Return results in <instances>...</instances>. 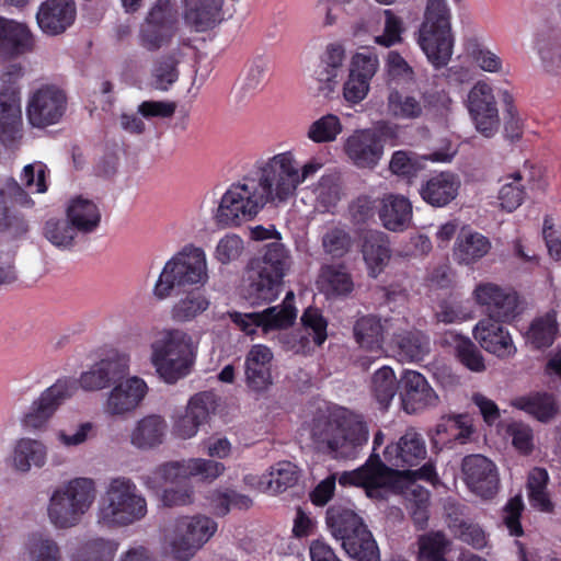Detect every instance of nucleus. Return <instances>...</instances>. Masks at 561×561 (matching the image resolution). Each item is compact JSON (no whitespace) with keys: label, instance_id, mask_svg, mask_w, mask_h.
<instances>
[{"label":"nucleus","instance_id":"60","mask_svg":"<svg viewBox=\"0 0 561 561\" xmlns=\"http://www.w3.org/2000/svg\"><path fill=\"white\" fill-rule=\"evenodd\" d=\"M342 133L340 118L334 114H327L314 121L308 129V138L313 142H331Z\"/></svg>","mask_w":561,"mask_h":561},{"label":"nucleus","instance_id":"45","mask_svg":"<svg viewBox=\"0 0 561 561\" xmlns=\"http://www.w3.org/2000/svg\"><path fill=\"white\" fill-rule=\"evenodd\" d=\"M473 425L467 414H457L444 419L436 427L438 440L447 446L466 444L473 434Z\"/></svg>","mask_w":561,"mask_h":561},{"label":"nucleus","instance_id":"11","mask_svg":"<svg viewBox=\"0 0 561 561\" xmlns=\"http://www.w3.org/2000/svg\"><path fill=\"white\" fill-rule=\"evenodd\" d=\"M264 167L275 185V197L279 202H285L295 194L298 185L317 173L322 164L311 160L299 171L294 154L286 151L270 158Z\"/></svg>","mask_w":561,"mask_h":561},{"label":"nucleus","instance_id":"49","mask_svg":"<svg viewBox=\"0 0 561 561\" xmlns=\"http://www.w3.org/2000/svg\"><path fill=\"white\" fill-rule=\"evenodd\" d=\"M342 542L344 551L355 561H380V552L376 540L368 528L355 536L346 537Z\"/></svg>","mask_w":561,"mask_h":561},{"label":"nucleus","instance_id":"46","mask_svg":"<svg viewBox=\"0 0 561 561\" xmlns=\"http://www.w3.org/2000/svg\"><path fill=\"white\" fill-rule=\"evenodd\" d=\"M319 285L329 297H345L354 289L353 278L344 266H323L319 275Z\"/></svg>","mask_w":561,"mask_h":561},{"label":"nucleus","instance_id":"63","mask_svg":"<svg viewBox=\"0 0 561 561\" xmlns=\"http://www.w3.org/2000/svg\"><path fill=\"white\" fill-rule=\"evenodd\" d=\"M455 351L459 362L469 370L474 373H481L485 370L484 358L470 339H458Z\"/></svg>","mask_w":561,"mask_h":561},{"label":"nucleus","instance_id":"43","mask_svg":"<svg viewBox=\"0 0 561 561\" xmlns=\"http://www.w3.org/2000/svg\"><path fill=\"white\" fill-rule=\"evenodd\" d=\"M353 245L354 240L346 225L337 222L324 227L321 248L327 256L332 260L343 259L351 252Z\"/></svg>","mask_w":561,"mask_h":561},{"label":"nucleus","instance_id":"9","mask_svg":"<svg viewBox=\"0 0 561 561\" xmlns=\"http://www.w3.org/2000/svg\"><path fill=\"white\" fill-rule=\"evenodd\" d=\"M176 0H157L139 27V44L148 51L168 46L179 32Z\"/></svg>","mask_w":561,"mask_h":561},{"label":"nucleus","instance_id":"13","mask_svg":"<svg viewBox=\"0 0 561 561\" xmlns=\"http://www.w3.org/2000/svg\"><path fill=\"white\" fill-rule=\"evenodd\" d=\"M294 300V293L288 291L282 305L268 307L260 312H234L231 320L250 336L254 335L257 329H261L264 335L272 331L285 330L291 327L297 318Z\"/></svg>","mask_w":561,"mask_h":561},{"label":"nucleus","instance_id":"59","mask_svg":"<svg viewBox=\"0 0 561 561\" xmlns=\"http://www.w3.org/2000/svg\"><path fill=\"white\" fill-rule=\"evenodd\" d=\"M408 510L416 529L423 530L427 527L430 517V492L423 486L415 485L410 490Z\"/></svg>","mask_w":561,"mask_h":561},{"label":"nucleus","instance_id":"44","mask_svg":"<svg viewBox=\"0 0 561 561\" xmlns=\"http://www.w3.org/2000/svg\"><path fill=\"white\" fill-rule=\"evenodd\" d=\"M185 22L197 32L211 28L221 8L220 0H184Z\"/></svg>","mask_w":561,"mask_h":561},{"label":"nucleus","instance_id":"58","mask_svg":"<svg viewBox=\"0 0 561 561\" xmlns=\"http://www.w3.org/2000/svg\"><path fill=\"white\" fill-rule=\"evenodd\" d=\"M314 193L317 203L323 211H331L341 199L340 178L334 173L322 175Z\"/></svg>","mask_w":561,"mask_h":561},{"label":"nucleus","instance_id":"1","mask_svg":"<svg viewBox=\"0 0 561 561\" xmlns=\"http://www.w3.org/2000/svg\"><path fill=\"white\" fill-rule=\"evenodd\" d=\"M274 199L275 185L265 167L259 169L255 178H244L232 184L222 195L215 219L220 227H238L250 221Z\"/></svg>","mask_w":561,"mask_h":561},{"label":"nucleus","instance_id":"36","mask_svg":"<svg viewBox=\"0 0 561 561\" xmlns=\"http://www.w3.org/2000/svg\"><path fill=\"white\" fill-rule=\"evenodd\" d=\"M66 216L77 231L83 234L95 231L102 217L99 206L82 196L70 199L66 208Z\"/></svg>","mask_w":561,"mask_h":561},{"label":"nucleus","instance_id":"53","mask_svg":"<svg viewBox=\"0 0 561 561\" xmlns=\"http://www.w3.org/2000/svg\"><path fill=\"white\" fill-rule=\"evenodd\" d=\"M400 381L389 366H382L373 376L371 391L382 409H387L396 396Z\"/></svg>","mask_w":561,"mask_h":561},{"label":"nucleus","instance_id":"22","mask_svg":"<svg viewBox=\"0 0 561 561\" xmlns=\"http://www.w3.org/2000/svg\"><path fill=\"white\" fill-rule=\"evenodd\" d=\"M427 456L425 439L414 428H409L397 442L390 443L383 450L388 465L394 468L419 466Z\"/></svg>","mask_w":561,"mask_h":561},{"label":"nucleus","instance_id":"10","mask_svg":"<svg viewBox=\"0 0 561 561\" xmlns=\"http://www.w3.org/2000/svg\"><path fill=\"white\" fill-rule=\"evenodd\" d=\"M317 443L340 458H355L358 450L368 442V428L362 421L344 419L327 421L321 431L314 430Z\"/></svg>","mask_w":561,"mask_h":561},{"label":"nucleus","instance_id":"8","mask_svg":"<svg viewBox=\"0 0 561 561\" xmlns=\"http://www.w3.org/2000/svg\"><path fill=\"white\" fill-rule=\"evenodd\" d=\"M24 69L20 64L3 68L0 80V141L9 146L20 137L22 116L20 107V80Z\"/></svg>","mask_w":561,"mask_h":561},{"label":"nucleus","instance_id":"29","mask_svg":"<svg viewBox=\"0 0 561 561\" xmlns=\"http://www.w3.org/2000/svg\"><path fill=\"white\" fill-rule=\"evenodd\" d=\"M300 320L305 333L298 331L280 336V341L286 350H293L295 352L304 350L309 343L308 335H312L316 345H322L328 337V321L321 310L314 307H308L304 311Z\"/></svg>","mask_w":561,"mask_h":561},{"label":"nucleus","instance_id":"2","mask_svg":"<svg viewBox=\"0 0 561 561\" xmlns=\"http://www.w3.org/2000/svg\"><path fill=\"white\" fill-rule=\"evenodd\" d=\"M286 248L278 242L266 244L260 255L247 266L244 297L251 305L270 304L280 294L283 280L290 266Z\"/></svg>","mask_w":561,"mask_h":561},{"label":"nucleus","instance_id":"6","mask_svg":"<svg viewBox=\"0 0 561 561\" xmlns=\"http://www.w3.org/2000/svg\"><path fill=\"white\" fill-rule=\"evenodd\" d=\"M195 355L192 336L180 329L164 330L161 337L151 344V363L168 383H174L191 373Z\"/></svg>","mask_w":561,"mask_h":561},{"label":"nucleus","instance_id":"15","mask_svg":"<svg viewBox=\"0 0 561 561\" xmlns=\"http://www.w3.org/2000/svg\"><path fill=\"white\" fill-rule=\"evenodd\" d=\"M462 480L470 492L491 500L500 490L496 465L481 454L467 455L461 460Z\"/></svg>","mask_w":561,"mask_h":561},{"label":"nucleus","instance_id":"7","mask_svg":"<svg viewBox=\"0 0 561 561\" xmlns=\"http://www.w3.org/2000/svg\"><path fill=\"white\" fill-rule=\"evenodd\" d=\"M95 483L90 478H75L54 491L48 517L58 528L76 526L95 499Z\"/></svg>","mask_w":561,"mask_h":561},{"label":"nucleus","instance_id":"64","mask_svg":"<svg viewBox=\"0 0 561 561\" xmlns=\"http://www.w3.org/2000/svg\"><path fill=\"white\" fill-rule=\"evenodd\" d=\"M116 551L115 545L103 538L89 540L75 561H112Z\"/></svg>","mask_w":561,"mask_h":561},{"label":"nucleus","instance_id":"38","mask_svg":"<svg viewBox=\"0 0 561 561\" xmlns=\"http://www.w3.org/2000/svg\"><path fill=\"white\" fill-rule=\"evenodd\" d=\"M512 407L531 415L542 423L549 422L558 413V404L553 394L546 391H535L516 397L512 401Z\"/></svg>","mask_w":561,"mask_h":561},{"label":"nucleus","instance_id":"5","mask_svg":"<svg viewBox=\"0 0 561 561\" xmlns=\"http://www.w3.org/2000/svg\"><path fill=\"white\" fill-rule=\"evenodd\" d=\"M147 501L131 479H111L98 508V522L107 527H123L141 520Z\"/></svg>","mask_w":561,"mask_h":561},{"label":"nucleus","instance_id":"50","mask_svg":"<svg viewBox=\"0 0 561 561\" xmlns=\"http://www.w3.org/2000/svg\"><path fill=\"white\" fill-rule=\"evenodd\" d=\"M393 343L398 347L399 355L410 362L422 360L430 351L428 337L420 331L394 334Z\"/></svg>","mask_w":561,"mask_h":561},{"label":"nucleus","instance_id":"56","mask_svg":"<svg viewBox=\"0 0 561 561\" xmlns=\"http://www.w3.org/2000/svg\"><path fill=\"white\" fill-rule=\"evenodd\" d=\"M208 499L213 512L217 516L227 515L231 508L249 510L253 504L250 496L233 490L214 491Z\"/></svg>","mask_w":561,"mask_h":561},{"label":"nucleus","instance_id":"47","mask_svg":"<svg viewBox=\"0 0 561 561\" xmlns=\"http://www.w3.org/2000/svg\"><path fill=\"white\" fill-rule=\"evenodd\" d=\"M558 331L557 312L550 310L531 321L527 340L536 350L547 348L553 344Z\"/></svg>","mask_w":561,"mask_h":561},{"label":"nucleus","instance_id":"25","mask_svg":"<svg viewBox=\"0 0 561 561\" xmlns=\"http://www.w3.org/2000/svg\"><path fill=\"white\" fill-rule=\"evenodd\" d=\"M344 150L358 168H375L383 152L380 137L371 129L356 130L344 145Z\"/></svg>","mask_w":561,"mask_h":561},{"label":"nucleus","instance_id":"27","mask_svg":"<svg viewBox=\"0 0 561 561\" xmlns=\"http://www.w3.org/2000/svg\"><path fill=\"white\" fill-rule=\"evenodd\" d=\"M389 321L381 320L374 314L358 318L353 327L356 343L364 350L377 354L379 357L383 351L385 334L388 331ZM376 358V356H375ZM374 357H362L360 366L368 368Z\"/></svg>","mask_w":561,"mask_h":561},{"label":"nucleus","instance_id":"26","mask_svg":"<svg viewBox=\"0 0 561 561\" xmlns=\"http://www.w3.org/2000/svg\"><path fill=\"white\" fill-rule=\"evenodd\" d=\"M128 374V363L122 356L101 359L88 371L81 374L79 383L82 389L98 391L123 380Z\"/></svg>","mask_w":561,"mask_h":561},{"label":"nucleus","instance_id":"41","mask_svg":"<svg viewBox=\"0 0 561 561\" xmlns=\"http://www.w3.org/2000/svg\"><path fill=\"white\" fill-rule=\"evenodd\" d=\"M491 249L490 240L479 232L461 231L454 247V259L459 264H472Z\"/></svg>","mask_w":561,"mask_h":561},{"label":"nucleus","instance_id":"48","mask_svg":"<svg viewBox=\"0 0 561 561\" xmlns=\"http://www.w3.org/2000/svg\"><path fill=\"white\" fill-rule=\"evenodd\" d=\"M549 474L546 469L535 467L527 478V494L530 505L540 512L551 513L554 508L547 491Z\"/></svg>","mask_w":561,"mask_h":561},{"label":"nucleus","instance_id":"31","mask_svg":"<svg viewBox=\"0 0 561 561\" xmlns=\"http://www.w3.org/2000/svg\"><path fill=\"white\" fill-rule=\"evenodd\" d=\"M461 182L459 176L450 171H442L431 175L420 187L422 199L433 207H445L458 195Z\"/></svg>","mask_w":561,"mask_h":561},{"label":"nucleus","instance_id":"57","mask_svg":"<svg viewBox=\"0 0 561 561\" xmlns=\"http://www.w3.org/2000/svg\"><path fill=\"white\" fill-rule=\"evenodd\" d=\"M449 541L442 531H432L419 538V561H447Z\"/></svg>","mask_w":561,"mask_h":561},{"label":"nucleus","instance_id":"23","mask_svg":"<svg viewBox=\"0 0 561 561\" xmlns=\"http://www.w3.org/2000/svg\"><path fill=\"white\" fill-rule=\"evenodd\" d=\"M215 405L216 396L210 391L193 396L187 403L185 413L175 420L173 434L182 439L195 436L198 427L208 420L210 412L215 410Z\"/></svg>","mask_w":561,"mask_h":561},{"label":"nucleus","instance_id":"21","mask_svg":"<svg viewBox=\"0 0 561 561\" xmlns=\"http://www.w3.org/2000/svg\"><path fill=\"white\" fill-rule=\"evenodd\" d=\"M400 398L403 410L417 413L430 407H435L438 396L426 378L416 370L405 369L400 378Z\"/></svg>","mask_w":561,"mask_h":561},{"label":"nucleus","instance_id":"30","mask_svg":"<svg viewBox=\"0 0 561 561\" xmlns=\"http://www.w3.org/2000/svg\"><path fill=\"white\" fill-rule=\"evenodd\" d=\"M76 19V4L72 0H46L36 14L37 24L48 35L64 33Z\"/></svg>","mask_w":561,"mask_h":561},{"label":"nucleus","instance_id":"51","mask_svg":"<svg viewBox=\"0 0 561 561\" xmlns=\"http://www.w3.org/2000/svg\"><path fill=\"white\" fill-rule=\"evenodd\" d=\"M297 467L290 461H279L271 467L267 474L262 476L260 484L272 493H282L298 481Z\"/></svg>","mask_w":561,"mask_h":561},{"label":"nucleus","instance_id":"61","mask_svg":"<svg viewBox=\"0 0 561 561\" xmlns=\"http://www.w3.org/2000/svg\"><path fill=\"white\" fill-rule=\"evenodd\" d=\"M383 32L375 37V43L386 48L401 44L403 41L402 35L405 32L402 18L397 15L391 9L383 10Z\"/></svg>","mask_w":561,"mask_h":561},{"label":"nucleus","instance_id":"42","mask_svg":"<svg viewBox=\"0 0 561 561\" xmlns=\"http://www.w3.org/2000/svg\"><path fill=\"white\" fill-rule=\"evenodd\" d=\"M167 423L160 415H148L138 421L131 433V444L140 449H150L162 444Z\"/></svg>","mask_w":561,"mask_h":561},{"label":"nucleus","instance_id":"3","mask_svg":"<svg viewBox=\"0 0 561 561\" xmlns=\"http://www.w3.org/2000/svg\"><path fill=\"white\" fill-rule=\"evenodd\" d=\"M417 44L435 69L448 65L454 53L451 11L446 0H427L417 31Z\"/></svg>","mask_w":561,"mask_h":561},{"label":"nucleus","instance_id":"12","mask_svg":"<svg viewBox=\"0 0 561 561\" xmlns=\"http://www.w3.org/2000/svg\"><path fill=\"white\" fill-rule=\"evenodd\" d=\"M383 440L385 434L378 431L374 436L373 453L366 462L353 471L343 472L339 478L341 485L362 486L370 496L373 491L391 485L396 481L398 470L386 465L377 453Z\"/></svg>","mask_w":561,"mask_h":561},{"label":"nucleus","instance_id":"40","mask_svg":"<svg viewBox=\"0 0 561 561\" xmlns=\"http://www.w3.org/2000/svg\"><path fill=\"white\" fill-rule=\"evenodd\" d=\"M379 217L388 230L402 231L411 222L412 205L407 197L390 194L383 199Z\"/></svg>","mask_w":561,"mask_h":561},{"label":"nucleus","instance_id":"18","mask_svg":"<svg viewBox=\"0 0 561 561\" xmlns=\"http://www.w3.org/2000/svg\"><path fill=\"white\" fill-rule=\"evenodd\" d=\"M77 389V381L72 379H58L53 386L42 392L30 411L24 415L23 424L26 428L41 430L46 426L65 399L71 397Z\"/></svg>","mask_w":561,"mask_h":561},{"label":"nucleus","instance_id":"62","mask_svg":"<svg viewBox=\"0 0 561 561\" xmlns=\"http://www.w3.org/2000/svg\"><path fill=\"white\" fill-rule=\"evenodd\" d=\"M28 552L32 561H60V551L57 543L43 534L31 535Z\"/></svg>","mask_w":561,"mask_h":561},{"label":"nucleus","instance_id":"55","mask_svg":"<svg viewBox=\"0 0 561 561\" xmlns=\"http://www.w3.org/2000/svg\"><path fill=\"white\" fill-rule=\"evenodd\" d=\"M505 181L499 191L497 198L502 209L512 213L523 204L526 196L525 186L522 183L520 172L508 174Z\"/></svg>","mask_w":561,"mask_h":561},{"label":"nucleus","instance_id":"35","mask_svg":"<svg viewBox=\"0 0 561 561\" xmlns=\"http://www.w3.org/2000/svg\"><path fill=\"white\" fill-rule=\"evenodd\" d=\"M46 461L47 447L41 440L23 437L15 442L11 466L18 472L27 473L32 467L43 468Z\"/></svg>","mask_w":561,"mask_h":561},{"label":"nucleus","instance_id":"19","mask_svg":"<svg viewBox=\"0 0 561 561\" xmlns=\"http://www.w3.org/2000/svg\"><path fill=\"white\" fill-rule=\"evenodd\" d=\"M66 94L54 85L37 89L27 104V118L32 126L43 128L60 121L66 111Z\"/></svg>","mask_w":561,"mask_h":561},{"label":"nucleus","instance_id":"34","mask_svg":"<svg viewBox=\"0 0 561 561\" xmlns=\"http://www.w3.org/2000/svg\"><path fill=\"white\" fill-rule=\"evenodd\" d=\"M34 38L22 23L0 16V55L18 57L33 49Z\"/></svg>","mask_w":561,"mask_h":561},{"label":"nucleus","instance_id":"16","mask_svg":"<svg viewBox=\"0 0 561 561\" xmlns=\"http://www.w3.org/2000/svg\"><path fill=\"white\" fill-rule=\"evenodd\" d=\"M225 470L221 462L193 458L187 461H169L160 465L152 472L153 481L164 483L186 484L190 477H201L205 480H214L219 477Z\"/></svg>","mask_w":561,"mask_h":561},{"label":"nucleus","instance_id":"33","mask_svg":"<svg viewBox=\"0 0 561 561\" xmlns=\"http://www.w3.org/2000/svg\"><path fill=\"white\" fill-rule=\"evenodd\" d=\"M362 253L368 267V274L377 277L388 264L391 250L388 236L379 230L366 229L359 233Z\"/></svg>","mask_w":561,"mask_h":561},{"label":"nucleus","instance_id":"14","mask_svg":"<svg viewBox=\"0 0 561 561\" xmlns=\"http://www.w3.org/2000/svg\"><path fill=\"white\" fill-rule=\"evenodd\" d=\"M217 530V524L207 516H183L176 520L172 541L174 558L187 561Z\"/></svg>","mask_w":561,"mask_h":561},{"label":"nucleus","instance_id":"54","mask_svg":"<svg viewBox=\"0 0 561 561\" xmlns=\"http://www.w3.org/2000/svg\"><path fill=\"white\" fill-rule=\"evenodd\" d=\"M387 100L389 112L397 118L415 119L423 114V104L414 95L394 89Z\"/></svg>","mask_w":561,"mask_h":561},{"label":"nucleus","instance_id":"52","mask_svg":"<svg viewBox=\"0 0 561 561\" xmlns=\"http://www.w3.org/2000/svg\"><path fill=\"white\" fill-rule=\"evenodd\" d=\"M78 231L66 218H49L43 227L44 237L60 250H70L75 245Z\"/></svg>","mask_w":561,"mask_h":561},{"label":"nucleus","instance_id":"17","mask_svg":"<svg viewBox=\"0 0 561 561\" xmlns=\"http://www.w3.org/2000/svg\"><path fill=\"white\" fill-rule=\"evenodd\" d=\"M477 304L484 308L486 319L511 322L519 313L518 295L494 283H480L473 290Z\"/></svg>","mask_w":561,"mask_h":561},{"label":"nucleus","instance_id":"37","mask_svg":"<svg viewBox=\"0 0 561 561\" xmlns=\"http://www.w3.org/2000/svg\"><path fill=\"white\" fill-rule=\"evenodd\" d=\"M327 525L331 534L342 542L367 528L362 517L343 505H332L327 511Z\"/></svg>","mask_w":561,"mask_h":561},{"label":"nucleus","instance_id":"32","mask_svg":"<svg viewBox=\"0 0 561 561\" xmlns=\"http://www.w3.org/2000/svg\"><path fill=\"white\" fill-rule=\"evenodd\" d=\"M146 382L138 377L121 380L108 394L106 411L112 415H123L135 410L147 393Z\"/></svg>","mask_w":561,"mask_h":561},{"label":"nucleus","instance_id":"28","mask_svg":"<svg viewBox=\"0 0 561 561\" xmlns=\"http://www.w3.org/2000/svg\"><path fill=\"white\" fill-rule=\"evenodd\" d=\"M501 322L492 319L480 320L473 330V336L486 352L499 358H507L516 353V347L508 330Z\"/></svg>","mask_w":561,"mask_h":561},{"label":"nucleus","instance_id":"39","mask_svg":"<svg viewBox=\"0 0 561 561\" xmlns=\"http://www.w3.org/2000/svg\"><path fill=\"white\" fill-rule=\"evenodd\" d=\"M181 294L182 296L173 304L170 311L171 319L174 322L193 321L209 308L210 301L201 287L186 289Z\"/></svg>","mask_w":561,"mask_h":561},{"label":"nucleus","instance_id":"4","mask_svg":"<svg viewBox=\"0 0 561 561\" xmlns=\"http://www.w3.org/2000/svg\"><path fill=\"white\" fill-rule=\"evenodd\" d=\"M208 279L206 255L203 249L185 245L163 266L153 287V295L163 300L186 289L202 287Z\"/></svg>","mask_w":561,"mask_h":561},{"label":"nucleus","instance_id":"20","mask_svg":"<svg viewBox=\"0 0 561 561\" xmlns=\"http://www.w3.org/2000/svg\"><path fill=\"white\" fill-rule=\"evenodd\" d=\"M468 108L477 130L491 138L499 129L500 118L492 88L483 82H477L468 94Z\"/></svg>","mask_w":561,"mask_h":561},{"label":"nucleus","instance_id":"24","mask_svg":"<svg viewBox=\"0 0 561 561\" xmlns=\"http://www.w3.org/2000/svg\"><path fill=\"white\" fill-rule=\"evenodd\" d=\"M273 353L266 345L255 344L248 352L244 360L247 387L256 393L265 392L273 383Z\"/></svg>","mask_w":561,"mask_h":561}]
</instances>
